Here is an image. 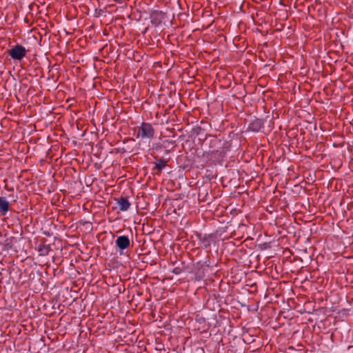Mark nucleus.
I'll list each match as a JSON object with an SVG mask.
<instances>
[{
	"mask_svg": "<svg viewBox=\"0 0 353 353\" xmlns=\"http://www.w3.org/2000/svg\"><path fill=\"white\" fill-rule=\"evenodd\" d=\"M9 210V202L5 197L0 196V215H6Z\"/></svg>",
	"mask_w": 353,
	"mask_h": 353,
	"instance_id": "4",
	"label": "nucleus"
},
{
	"mask_svg": "<svg viewBox=\"0 0 353 353\" xmlns=\"http://www.w3.org/2000/svg\"><path fill=\"white\" fill-rule=\"evenodd\" d=\"M154 169L161 171L166 165V161L164 159H159L155 163Z\"/></svg>",
	"mask_w": 353,
	"mask_h": 353,
	"instance_id": "6",
	"label": "nucleus"
},
{
	"mask_svg": "<svg viewBox=\"0 0 353 353\" xmlns=\"http://www.w3.org/2000/svg\"><path fill=\"white\" fill-rule=\"evenodd\" d=\"M117 205L121 211H127L131 204L127 198L121 197L117 201Z\"/></svg>",
	"mask_w": 353,
	"mask_h": 353,
	"instance_id": "5",
	"label": "nucleus"
},
{
	"mask_svg": "<svg viewBox=\"0 0 353 353\" xmlns=\"http://www.w3.org/2000/svg\"><path fill=\"white\" fill-rule=\"evenodd\" d=\"M116 245L121 250L130 246V239L127 236H119L115 241Z\"/></svg>",
	"mask_w": 353,
	"mask_h": 353,
	"instance_id": "3",
	"label": "nucleus"
},
{
	"mask_svg": "<svg viewBox=\"0 0 353 353\" xmlns=\"http://www.w3.org/2000/svg\"><path fill=\"white\" fill-rule=\"evenodd\" d=\"M154 136V129L149 123H142L138 128L137 138L141 139H151Z\"/></svg>",
	"mask_w": 353,
	"mask_h": 353,
	"instance_id": "1",
	"label": "nucleus"
},
{
	"mask_svg": "<svg viewBox=\"0 0 353 353\" xmlns=\"http://www.w3.org/2000/svg\"><path fill=\"white\" fill-rule=\"evenodd\" d=\"M26 50L24 47L20 45L14 46L9 50V55L15 60H21L26 55Z\"/></svg>",
	"mask_w": 353,
	"mask_h": 353,
	"instance_id": "2",
	"label": "nucleus"
},
{
	"mask_svg": "<svg viewBox=\"0 0 353 353\" xmlns=\"http://www.w3.org/2000/svg\"><path fill=\"white\" fill-rule=\"evenodd\" d=\"M261 125V121H256V122L253 123L252 124V126L250 127L253 130L258 131L259 130V127L257 128V126Z\"/></svg>",
	"mask_w": 353,
	"mask_h": 353,
	"instance_id": "7",
	"label": "nucleus"
}]
</instances>
